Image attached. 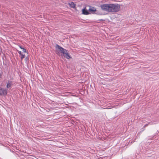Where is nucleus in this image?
<instances>
[{"label": "nucleus", "mask_w": 159, "mask_h": 159, "mask_svg": "<svg viewBox=\"0 0 159 159\" xmlns=\"http://www.w3.org/2000/svg\"><path fill=\"white\" fill-rule=\"evenodd\" d=\"M101 7L104 11L110 12H116L120 10V6L119 4L117 3L105 4L102 5Z\"/></svg>", "instance_id": "obj_1"}, {"label": "nucleus", "mask_w": 159, "mask_h": 159, "mask_svg": "<svg viewBox=\"0 0 159 159\" xmlns=\"http://www.w3.org/2000/svg\"><path fill=\"white\" fill-rule=\"evenodd\" d=\"M55 48L57 50H59L60 52L62 53L64 57L66 59H70L71 58L69 53L67 52L66 50L61 47L59 45L56 44Z\"/></svg>", "instance_id": "obj_2"}, {"label": "nucleus", "mask_w": 159, "mask_h": 159, "mask_svg": "<svg viewBox=\"0 0 159 159\" xmlns=\"http://www.w3.org/2000/svg\"><path fill=\"white\" fill-rule=\"evenodd\" d=\"M7 93V89L0 87V95L6 96Z\"/></svg>", "instance_id": "obj_3"}, {"label": "nucleus", "mask_w": 159, "mask_h": 159, "mask_svg": "<svg viewBox=\"0 0 159 159\" xmlns=\"http://www.w3.org/2000/svg\"><path fill=\"white\" fill-rule=\"evenodd\" d=\"M7 85L6 87L7 89H11V86L13 85L12 84V82L11 81L9 80L6 83Z\"/></svg>", "instance_id": "obj_4"}, {"label": "nucleus", "mask_w": 159, "mask_h": 159, "mask_svg": "<svg viewBox=\"0 0 159 159\" xmlns=\"http://www.w3.org/2000/svg\"><path fill=\"white\" fill-rule=\"evenodd\" d=\"M82 13L83 14L87 15L89 14L88 11L85 8H84L82 10Z\"/></svg>", "instance_id": "obj_5"}, {"label": "nucleus", "mask_w": 159, "mask_h": 159, "mask_svg": "<svg viewBox=\"0 0 159 159\" xmlns=\"http://www.w3.org/2000/svg\"><path fill=\"white\" fill-rule=\"evenodd\" d=\"M89 11L94 12L96 11V9L95 7H92V8H89Z\"/></svg>", "instance_id": "obj_6"}, {"label": "nucleus", "mask_w": 159, "mask_h": 159, "mask_svg": "<svg viewBox=\"0 0 159 159\" xmlns=\"http://www.w3.org/2000/svg\"><path fill=\"white\" fill-rule=\"evenodd\" d=\"M70 7L73 8H74L75 7V4L73 2H71L69 3Z\"/></svg>", "instance_id": "obj_7"}, {"label": "nucleus", "mask_w": 159, "mask_h": 159, "mask_svg": "<svg viewBox=\"0 0 159 159\" xmlns=\"http://www.w3.org/2000/svg\"><path fill=\"white\" fill-rule=\"evenodd\" d=\"M21 56V57H20V59L21 61H22L23 58H24L25 57V54H22Z\"/></svg>", "instance_id": "obj_8"}, {"label": "nucleus", "mask_w": 159, "mask_h": 159, "mask_svg": "<svg viewBox=\"0 0 159 159\" xmlns=\"http://www.w3.org/2000/svg\"><path fill=\"white\" fill-rule=\"evenodd\" d=\"M18 51V52L19 54V55H22L23 54H22V52L21 51Z\"/></svg>", "instance_id": "obj_9"}, {"label": "nucleus", "mask_w": 159, "mask_h": 159, "mask_svg": "<svg viewBox=\"0 0 159 159\" xmlns=\"http://www.w3.org/2000/svg\"><path fill=\"white\" fill-rule=\"evenodd\" d=\"M22 50H23V52H24L25 53V52H27L26 49H25V48H23V49H22Z\"/></svg>", "instance_id": "obj_10"}, {"label": "nucleus", "mask_w": 159, "mask_h": 159, "mask_svg": "<svg viewBox=\"0 0 159 159\" xmlns=\"http://www.w3.org/2000/svg\"><path fill=\"white\" fill-rule=\"evenodd\" d=\"M19 47H20V48L21 49H23V48H24L22 47V46H21V45H19Z\"/></svg>", "instance_id": "obj_11"}, {"label": "nucleus", "mask_w": 159, "mask_h": 159, "mask_svg": "<svg viewBox=\"0 0 159 159\" xmlns=\"http://www.w3.org/2000/svg\"><path fill=\"white\" fill-rule=\"evenodd\" d=\"M25 59L26 60H28V57L27 56V57H26L25 58Z\"/></svg>", "instance_id": "obj_12"}, {"label": "nucleus", "mask_w": 159, "mask_h": 159, "mask_svg": "<svg viewBox=\"0 0 159 159\" xmlns=\"http://www.w3.org/2000/svg\"><path fill=\"white\" fill-rule=\"evenodd\" d=\"M148 125L147 124H146L145 125H144V127H146V126H148Z\"/></svg>", "instance_id": "obj_13"}, {"label": "nucleus", "mask_w": 159, "mask_h": 159, "mask_svg": "<svg viewBox=\"0 0 159 159\" xmlns=\"http://www.w3.org/2000/svg\"><path fill=\"white\" fill-rule=\"evenodd\" d=\"M1 76H2V75H1V74L0 73V78L1 77Z\"/></svg>", "instance_id": "obj_14"}]
</instances>
